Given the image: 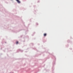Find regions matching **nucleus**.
Here are the masks:
<instances>
[{
  "label": "nucleus",
  "mask_w": 73,
  "mask_h": 73,
  "mask_svg": "<svg viewBox=\"0 0 73 73\" xmlns=\"http://www.w3.org/2000/svg\"><path fill=\"white\" fill-rule=\"evenodd\" d=\"M44 36L45 37L46 36V34L44 33L43 34Z\"/></svg>",
  "instance_id": "f03ea898"
},
{
  "label": "nucleus",
  "mask_w": 73,
  "mask_h": 73,
  "mask_svg": "<svg viewBox=\"0 0 73 73\" xmlns=\"http://www.w3.org/2000/svg\"><path fill=\"white\" fill-rule=\"evenodd\" d=\"M16 44H19V42L18 41H17Z\"/></svg>",
  "instance_id": "7ed1b4c3"
},
{
  "label": "nucleus",
  "mask_w": 73,
  "mask_h": 73,
  "mask_svg": "<svg viewBox=\"0 0 73 73\" xmlns=\"http://www.w3.org/2000/svg\"><path fill=\"white\" fill-rule=\"evenodd\" d=\"M17 1V3H19V4H20V1H19V0H16Z\"/></svg>",
  "instance_id": "f257e3e1"
}]
</instances>
